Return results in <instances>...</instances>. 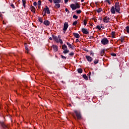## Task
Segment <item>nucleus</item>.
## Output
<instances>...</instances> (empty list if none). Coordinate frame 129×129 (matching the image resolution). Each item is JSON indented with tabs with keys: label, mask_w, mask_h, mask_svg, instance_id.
Wrapping results in <instances>:
<instances>
[{
	"label": "nucleus",
	"mask_w": 129,
	"mask_h": 129,
	"mask_svg": "<svg viewBox=\"0 0 129 129\" xmlns=\"http://www.w3.org/2000/svg\"><path fill=\"white\" fill-rule=\"evenodd\" d=\"M91 27H92V26H93L92 24L90 25Z\"/></svg>",
	"instance_id": "nucleus-64"
},
{
	"label": "nucleus",
	"mask_w": 129,
	"mask_h": 129,
	"mask_svg": "<svg viewBox=\"0 0 129 129\" xmlns=\"http://www.w3.org/2000/svg\"><path fill=\"white\" fill-rule=\"evenodd\" d=\"M0 17L2 18L3 17V15L2 14H0Z\"/></svg>",
	"instance_id": "nucleus-60"
},
{
	"label": "nucleus",
	"mask_w": 129,
	"mask_h": 129,
	"mask_svg": "<svg viewBox=\"0 0 129 129\" xmlns=\"http://www.w3.org/2000/svg\"><path fill=\"white\" fill-rule=\"evenodd\" d=\"M92 75H94V72H92Z\"/></svg>",
	"instance_id": "nucleus-61"
},
{
	"label": "nucleus",
	"mask_w": 129,
	"mask_h": 129,
	"mask_svg": "<svg viewBox=\"0 0 129 129\" xmlns=\"http://www.w3.org/2000/svg\"><path fill=\"white\" fill-rule=\"evenodd\" d=\"M78 73H82V72H83V71L81 69H78Z\"/></svg>",
	"instance_id": "nucleus-28"
},
{
	"label": "nucleus",
	"mask_w": 129,
	"mask_h": 129,
	"mask_svg": "<svg viewBox=\"0 0 129 129\" xmlns=\"http://www.w3.org/2000/svg\"><path fill=\"white\" fill-rule=\"evenodd\" d=\"M61 57L62 59H63L64 60H66V57L64 55H61Z\"/></svg>",
	"instance_id": "nucleus-43"
},
{
	"label": "nucleus",
	"mask_w": 129,
	"mask_h": 129,
	"mask_svg": "<svg viewBox=\"0 0 129 129\" xmlns=\"http://www.w3.org/2000/svg\"><path fill=\"white\" fill-rule=\"evenodd\" d=\"M78 42H79V39H77L76 40V42L78 43Z\"/></svg>",
	"instance_id": "nucleus-52"
},
{
	"label": "nucleus",
	"mask_w": 129,
	"mask_h": 129,
	"mask_svg": "<svg viewBox=\"0 0 129 129\" xmlns=\"http://www.w3.org/2000/svg\"><path fill=\"white\" fill-rule=\"evenodd\" d=\"M53 4H59L61 3V0H53Z\"/></svg>",
	"instance_id": "nucleus-20"
},
{
	"label": "nucleus",
	"mask_w": 129,
	"mask_h": 129,
	"mask_svg": "<svg viewBox=\"0 0 129 129\" xmlns=\"http://www.w3.org/2000/svg\"><path fill=\"white\" fill-rule=\"evenodd\" d=\"M25 48L26 51H27L26 53H27V54L29 53V51H30V50L29 49V47H28V45H27L26 43L25 44Z\"/></svg>",
	"instance_id": "nucleus-18"
},
{
	"label": "nucleus",
	"mask_w": 129,
	"mask_h": 129,
	"mask_svg": "<svg viewBox=\"0 0 129 129\" xmlns=\"http://www.w3.org/2000/svg\"><path fill=\"white\" fill-rule=\"evenodd\" d=\"M115 35V32L113 31L111 33V36H112V38H115V37L114 36Z\"/></svg>",
	"instance_id": "nucleus-27"
},
{
	"label": "nucleus",
	"mask_w": 129,
	"mask_h": 129,
	"mask_svg": "<svg viewBox=\"0 0 129 129\" xmlns=\"http://www.w3.org/2000/svg\"><path fill=\"white\" fill-rule=\"evenodd\" d=\"M126 30L127 33H128V34H129V26H127L126 27Z\"/></svg>",
	"instance_id": "nucleus-39"
},
{
	"label": "nucleus",
	"mask_w": 129,
	"mask_h": 129,
	"mask_svg": "<svg viewBox=\"0 0 129 129\" xmlns=\"http://www.w3.org/2000/svg\"><path fill=\"white\" fill-rule=\"evenodd\" d=\"M84 26H86V25H87V20H84Z\"/></svg>",
	"instance_id": "nucleus-33"
},
{
	"label": "nucleus",
	"mask_w": 129,
	"mask_h": 129,
	"mask_svg": "<svg viewBox=\"0 0 129 129\" xmlns=\"http://www.w3.org/2000/svg\"><path fill=\"white\" fill-rule=\"evenodd\" d=\"M52 48H53L54 52L58 51V46L57 45H52Z\"/></svg>",
	"instance_id": "nucleus-16"
},
{
	"label": "nucleus",
	"mask_w": 129,
	"mask_h": 129,
	"mask_svg": "<svg viewBox=\"0 0 129 129\" xmlns=\"http://www.w3.org/2000/svg\"><path fill=\"white\" fill-rule=\"evenodd\" d=\"M23 6L24 9H26V3L23 4Z\"/></svg>",
	"instance_id": "nucleus-51"
},
{
	"label": "nucleus",
	"mask_w": 129,
	"mask_h": 129,
	"mask_svg": "<svg viewBox=\"0 0 129 129\" xmlns=\"http://www.w3.org/2000/svg\"><path fill=\"white\" fill-rule=\"evenodd\" d=\"M74 112L76 114L77 119H78L79 120H80V119H82V115H81V112L77 110H74Z\"/></svg>",
	"instance_id": "nucleus-2"
},
{
	"label": "nucleus",
	"mask_w": 129,
	"mask_h": 129,
	"mask_svg": "<svg viewBox=\"0 0 129 129\" xmlns=\"http://www.w3.org/2000/svg\"><path fill=\"white\" fill-rule=\"evenodd\" d=\"M59 40L60 44H63V41H62V39H59Z\"/></svg>",
	"instance_id": "nucleus-45"
},
{
	"label": "nucleus",
	"mask_w": 129,
	"mask_h": 129,
	"mask_svg": "<svg viewBox=\"0 0 129 129\" xmlns=\"http://www.w3.org/2000/svg\"><path fill=\"white\" fill-rule=\"evenodd\" d=\"M104 53H105V50L104 49H102L101 50V56H103L104 55Z\"/></svg>",
	"instance_id": "nucleus-22"
},
{
	"label": "nucleus",
	"mask_w": 129,
	"mask_h": 129,
	"mask_svg": "<svg viewBox=\"0 0 129 129\" xmlns=\"http://www.w3.org/2000/svg\"><path fill=\"white\" fill-rule=\"evenodd\" d=\"M38 9H40V8H41V5H38Z\"/></svg>",
	"instance_id": "nucleus-59"
},
{
	"label": "nucleus",
	"mask_w": 129,
	"mask_h": 129,
	"mask_svg": "<svg viewBox=\"0 0 129 129\" xmlns=\"http://www.w3.org/2000/svg\"><path fill=\"white\" fill-rule=\"evenodd\" d=\"M83 77L85 79V80H88V77H87L85 74L83 75Z\"/></svg>",
	"instance_id": "nucleus-26"
},
{
	"label": "nucleus",
	"mask_w": 129,
	"mask_h": 129,
	"mask_svg": "<svg viewBox=\"0 0 129 129\" xmlns=\"http://www.w3.org/2000/svg\"><path fill=\"white\" fill-rule=\"evenodd\" d=\"M96 29H98V30H101V27H100V26L98 25L96 27Z\"/></svg>",
	"instance_id": "nucleus-35"
},
{
	"label": "nucleus",
	"mask_w": 129,
	"mask_h": 129,
	"mask_svg": "<svg viewBox=\"0 0 129 129\" xmlns=\"http://www.w3.org/2000/svg\"><path fill=\"white\" fill-rule=\"evenodd\" d=\"M67 45L69 46V48H70L71 49H74V46H73L71 44H70L69 42H67Z\"/></svg>",
	"instance_id": "nucleus-17"
},
{
	"label": "nucleus",
	"mask_w": 129,
	"mask_h": 129,
	"mask_svg": "<svg viewBox=\"0 0 129 129\" xmlns=\"http://www.w3.org/2000/svg\"><path fill=\"white\" fill-rule=\"evenodd\" d=\"M69 55H70V56H74V52H72L69 53Z\"/></svg>",
	"instance_id": "nucleus-42"
},
{
	"label": "nucleus",
	"mask_w": 129,
	"mask_h": 129,
	"mask_svg": "<svg viewBox=\"0 0 129 129\" xmlns=\"http://www.w3.org/2000/svg\"><path fill=\"white\" fill-rule=\"evenodd\" d=\"M65 11H66L67 13L68 12V14H69V13H70V12L69 11V10H68V9H67V8H66Z\"/></svg>",
	"instance_id": "nucleus-44"
},
{
	"label": "nucleus",
	"mask_w": 129,
	"mask_h": 129,
	"mask_svg": "<svg viewBox=\"0 0 129 129\" xmlns=\"http://www.w3.org/2000/svg\"><path fill=\"white\" fill-rule=\"evenodd\" d=\"M73 35L77 39H79L80 38V35L78 33H74Z\"/></svg>",
	"instance_id": "nucleus-15"
},
{
	"label": "nucleus",
	"mask_w": 129,
	"mask_h": 129,
	"mask_svg": "<svg viewBox=\"0 0 129 129\" xmlns=\"http://www.w3.org/2000/svg\"><path fill=\"white\" fill-rule=\"evenodd\" d=\"M97 13H101V12H102V8H99L97 10H96Z\"/></svg>",
	"instance_id": "nucleus-23"
},
{
	"label": "nucleus",
	"mask_w": 129,
	"mask_h": 129,
	"mask_svg": "<svg viewBox=\"0 0 129 129\" xmlns=\"http://www.w3.org/2000/svg\"><path fill=\"white\" fill-rule=\"evenodd\" d=\"M41 4H42V2H41V1H38L37 2L38 6H41Z\"/></svg>",
	"instance_id": "nucleus-40"
},
{
	"label": "nucleus",
	"mask_w": 129,
	"mask_h": 129,
	"mask_svg": "<svg viewBox=\"0 0 129 129\" xmlns=\"http://www.w3.org/2000/svg\"><path fill=\"white\" fill-rule=\"evenodd\" d=\"M73 19H76V20H77V19H78V16L75 15L73 16Z\"/></svg>",
	"instance_id": "nucleus-38"
},
{
	"label": "nucleus",
	"mask_w": 129,
	"mask_h": 129,
	"mask_svg": "<svg viewBox=\"0 0 129 129\" xmlns=\"http://www.w3.org/2000/svg\"><path fill=\"white\" fill-rule=\"evenodd\" d=\"M52 37L53 40L55 41V42H56L57 43L59 42V39H58V37H57L56 35H52Z\"/></svg>",
	"instance_id": "nucleus-8"
},
{
	"label": "nucleus",
	"mask_w": 129,
	"mask_h": 129,
	"mask_svg": "<svg viewBox=\"0 0 129 129\" xmlns=\"http://www.w3.org/2000/svg\"><path fill=\"white\" fill-rule=\"evenodd\" d=\"M22 3L23 4H27V2L26 0H22Z\"/></svg>",
	"instance_id": "nucleus-47"
},
{
	"label": "nucleus",
	"mask_w": 129,
	"mask_h": 129,
	"mask_svg": "<svg viewBox=\"0 0 129 129\" xmlns=\"http://www.w3.org/2000/svg\"><path fill=\"white\" fill-rule=\"evenodd\" d=\"M81 3H83V2H84V0H81Z\"/></svg>",
	"instance_id": "nucleus-62"
},
{
	"label": "nucleus",
	"mask_w": 129,
	"mask_h": 129,
	"mask_svg": "<svg viewBox=\"0 0 129 129\" xmlns=\"http://www.w3.org/2000/svg\"><path fill=\"white\" fill-rule=\"evenodd\" d=\"M69 1V0H64L65 4H67V2Z\"/></svg>",
	"instance_id": "nucleus-54"
},
{
	"label": "nucleus",
	"mask_w": 129,
	"mask_h": 129,
	"mask_svg": "<svg viewBox=\"0 0 129 129\" xmlns=\"http://www.w3.org/2000/svg\"><path fill=\"white\" fill-rule=\"evenodd\" d=\"M94 22H96V20L94 19Z\"/></svg>",
	"instance_id": "nucleus-63"
},
{
	"label": "nucleus",
	"mask_w": 129,
	"mask_h": 129,
	"mask_svg": "<svg viewBox=\"0 0 129 129\" xmlns=\"http://www.w3.org/2000/svg\"><path fill=\"white\" fill-rule=\"evenodd\" d=\"M115 10L116 11V13H118V14H121V12H120V6L119 5V2H117L115 3Z\"/></svg>",
	"instance_id": "nucleus-1"
},
{
	"label": "nucleus",
	"mask_w": 129,
	"mask_h": 129,
	"mask_svg": "<svg viewBox=\"0 0 129 129\" xmlns=\"http://www.w3.org/2000/svg\"><path fill=\"white\" fill-rule=\"evenodd\" d=\"M84 51H85V52H89V50H88V49H86V48L84 49Z\"/></svg>",
	"instance_id": "nucleus-50"
},
{
	"label": "nucleus",
	"mask_w": 129,
	"mask_h": 129,
	"mask_svg": "<svg viewBox=\"0 0 129 129\" xmlns=\"http://www.w3.org/2000/svg\"><path fill=\"white\" fill-rule=\"evenodd\" d=\"M30 9L31 12H32V13H34V14H35V13H36V9H35V7H34V6H30Z\"/></svg>",
	"instance_id": "nucleus-13"
},
{
	"label": "nucleus",
	"mask_w": 129,
	"mask_h": 129,
	"mask_svg": "<svg viewBox=\"0 0 129 129\" xmlns=\"http://www.w3.org/2000/svg\"><path fill=\"white\" fill-rule=\"evenodd\" d=\"M63 54H68L69 53V50L66 49L63 51Z\"/></svg>",
	"instance_id": "nucleus-25"
},
{
	"label": "nucleus",
	"mask_w": 129,
	"mask_h": 129,
	"mask_svg": "<svg viewBox=\"0 0 129 129\" xmlns=\"http://www.w3.org/2000/svg\"><path fill=\"white\" fill-rule=\"evenodd\" d=\"M106 3H108L109 5H111V3H110V0H105Z\"/></svg>",
	"instance_id": "nucleus-36"
},
{
	"label": "nucleus",
	"mask_w": 129,
	"mask_h": 129,
	"mask_svg": "<svg viewBox=\"0 0 129 129\" xmlns=\"http://www.w3.org/2000/svg\"><path fill=\"white\" fill-rule=\"evenodd\" d=\"M0 124L1 125L2 127H3V128H7V127H8V126L7 125H6V124L4 122L1 121Z\"/></svg>",
	"instance_id": "nucleus-11"
},
{
	"label": "nucleus",
	"mask_w": 129,
	"mask_h": 129,
	"mask_svg": "<svg viewBox=\"0 0 129 129\" xmlns=\"http://www.w3.org/2000/svg\"><path fill=\"white\" fill-rule=\"evenodd\" d=\"M48 1H49V2L52 4V3H53V0H48Z\"/></svg>",
	"instance_id": "nucleus-55"
},
{
	"label": "nucleus",
	"mask_w": 129,
	"mask_h": 129,
	"mask_svg": "<svg viewBox=\"0 0 129 129\" xmlns=\"http://www.w3.org/2000/svg\"><path fill=\"white\" fill-rule=\"evenodd\" d=\"M100 28H101L102 29H104V26H101Z\"/></svg>",
	"instance_id": "nucleus-57"
},
{
	"label": "nucleus",
	"mask_w": 129,
	"mask_h": 129,
	"mask_svg": "<svg viewBox=\"0 0 129 129\" xmlns=\"http://www.w3.org/2000/svg\"><path fill=\"white\" fill-rule=\"evenodd\" d=\"M110 20V18H109V17L106 16L103 19V22L104 23H106V24H108V23H109Z\"/></svg>",
	"instance_id": "nucleus-5"
},
{
	"label": "nucleus",
	"mask_w": 129,
	"mask_h": 129,
	"mask_svg": "<svg viewBox=\"0 0 129 129\" xmlns=\"http://www.w3.org/2000/svg\"><path fill=\"white\" fill-rule=\"evenodd\" d=\"M90 54L91 55H92V56H93V55H94V53H93V52H92V51H90Z\"/></svg>",
	"instance_id": "nucleus-49"
},
{
	"label": "nucleus",
	"mask_w": 129,
	"mask_h": 129,
	"mask_svg": "<svg viewBox=\"0 0 129 129\" xmlns=\"http://www.w3.org/2000/svg\"><path fill=\"white\" fill-rule=\"evenodd\" d=\"M70 8H71V9H72V10L73 11H74V10H75L77 9L76 6L75 4H71V5H70Z\"/></svg>",
	"instance_id": "nucleus-12"
},
{
	"label": "nucleus",
	"mask_w": 129,
	"mask_h": 129,
	"mask_svg": "<svg viewBox=\"0 0 129 129\" xmlns=\"http://www.w3.org/2000/svg\"><path fill=\"white\" fill-rule=\"evenodd\" d=\"M115 11H116L115 8H114V7L112 6L110 10V12L111 14H113V15H114V14H115Z\"/></svg>",
	"instance_id": "nucleus-14"
},
{
	"label": "nucleus",
	"mask_w": 129,
	"mask_h": 129,
	"mask_svg": "<svg viewBox=\"0 0 129 129\" xmlns=\"http://www.w3.org/2000/svg\"><path fill=\"white\" fill-rule=\"evenodd\" d=\"M120 41H121V43H123V41L124 40V38L123 37H120Z\"/></svg>",
	"instance_id": "nucleus-34"
},
{
	"label": "nucleus",
	"mask_w": 129,
	"mask_h": 129,
	"mask_svg": "<svg viewBox=\"0 0 129 129\" xmlns=\"http://www.w3.org/2000/svg\"><path fill=\"white\" fill-rule=\"evenodd\" d=\"M62 50H67L68 48H67V46L65 44H63L62 46Z\"/></svg>",
	"instance_id": "nucleus-21"
},
{
	"label": "nucleus",
	"mask_w": 129,
	"mask_h": 129,
	"mask_svg": "<svg viewBox=\"0 0 129 129\" xmlns=\"http://www.w3.org/2000/svg\"><path fill=\"white\" fill-rule=\"evenodd\" d=\"M99 20H100V21H102V17H99Z\"/></svg>",
	"instance_id": "nucleus-56"
},
{
	"label": "nucleus",
	"mask_w": 129,
	"mask_h": 129,
	"mask_svg": "<svg viewBox=\"0 0 129 129\" xmlns=\"http://www.w3.org/2000/svg\"><path fill=\"white\" fill-rule=\"evenodd\" d=\"M43 12H45V13H46L48 14H50V9L48 7V6H46L45 8H44Z\"/></svg>",
	"instance_id": "nucleus-6"
},
{
	"label": "nucleus",
	"mask_w": 129,
	"mask_h": 129,
	"mask_svg": "<svg viewBox=\"0 0 129 129\" xmlns=\"http://www.w3.org/2000/svg\"><path fill=\"white\" fill-rule=\"evenodd\" d=\"M82 32L83 34H85V35H88V34H89V32H88V30L86 28H82Z\"/></svg>",
	"instance_id": "nucleus-7"
},
{
	"label": "nucleus",
	"mask_w": 129,
	"mask_h": 129,
	"mask_svg": "<svg viewBox=\"0 0 129 129\" xmlns=\"http://www.w3.org/2000/svg\"><path fill=\"white\" fill-rule=\"evenodd\" d=\"M76 13H77V14H78V15H79V14H81L82 11H81V10H77V11H76Z\"/></svg>",
	"instance_id": "nucleus-30"
},
{
	"label": "nucleus",
	"mask_w": 129,
	"mask_h": 129,
	"mask_svg": "<svg viewBox=\"0 0 129 129\" xmlns=\"http://www.w3.org/2000/svg\"><path fill=\"white\" fill-rule=\"evenodd\" d=\"M38 21L39 22H40V23H43V20L42 19V18H41V17L38 18Z\"/></svg>",
	"instance_id": "nucleus-32"
},
{
	"label": "nucleus",
	"mask_w": 129,
	"mask_h": 129,
	"mask_svg": "<svg viewBox=\"0 0 129 129\" xmlns=\"http://www.w3.org/2000/svg\"><path fill=\"white\" fill-rule=\"evenodd\" d=\"M75 6H76V9H80V5H79L78 3H76Z\"/></svg>",
	"instance_id": "nucleus-24"
},
{
	"label": "nucleus",
	"mask_w": 129,
	"mask_h": 129,
	"mask_svg": "<svg viewBox=\"0 0 129 129\" xmlns=\"http://www.w3.org/2000/svg\"><path fill=\"white\" fill-rule=\"evenodd\" d=\"M101 42V44H102V45H107V44L109 43V41L107 38H104L102 39Z\"/></svg>",
	"instance_id": "nucleus-3"
},
{
	"label": "nucleus",
	"mask_w": 129,
	"mask_h": 129,
	"mask_svg": "<svg viewBox=\"0 0 129 129\" xmlns=\"http://www.w3.org/2000/svg\"><path fill=\"white\" fill-rule=\"evenodd\" d=\"M33 6H34V7H36V6H37V2H34Z\"/></svg>",
	"instance_id": "nucleus-48"
},
{
	"label": "nucleus",
	"mask_w": 129,
	"mask_h": 129,
	"mask_svg": "<svg viewBox=\"0 0 129 129\" xmlns=\"http://www.w3.org/2000/svg\"><path fill=\"white\" fill-rule=\"evenodd\" d=\"M49 39L50 41H52L53 40V37H49Z\"/></svg>",
	"instance_id": "nucleus-53"
},
{
	"label": "nucleus",
	"mask_w": 129,
	"mask_h": 129,
	"mask_svg": "<svg viewBox=\"0 0 129 129\" xmlns=\"http://www.w3.org/2000/svg\"><path fill=\"white\" fill-rule=\"evenodd\" d=\"M43 24L44 25L48 27V26H50V21H49L48 20H45L43 22Z\"/></svg>",
	"instance_id": "nucleus-10"
},
{
	"label": "nucleus",
	"mask_w": 129,
	"mask_h": 129,
	"mask_svg": "<svg viewBox=\"0 0 129 129\" xmlns=\"http://www.w3.org/2000/svg\"><path fill=\"white\" fill-rule=\"evenodd\" d=\"M98 62H99V60L98 59H95L94 61V64H98Z\"/></svg>",
	"instance_id": "nucleus-29"
},
{
	"label": "nucleus",
	"mask_w": 129,
	"mask_h": 129,
	"mask_svg": "<svg viewBox=\"0 0 129 129\" xmlns=\"http://www.w3.org/2000/svg\"><path fill=\"white\" fill-rule=\"evenodd\" d=\"M77 24H78V22L77 21H76L73 23V26H76Z\"/></svg>",
	"instance_id": "nucleus-31"
},
{
	"label": "nucleus",
	"mask_w": 129,
	"mask_h": 129,
	"mask_svg": "<svg viewBox=\"0 0 129 129\" xmlns=\"http://www.w3.org/2000/svg\"><path fill=\"white\" fill-rule=\"evenodd\" d=\"M57 38H58V39H60V38H61V36L58 35Z\"/></svg>",
	"instance_id": "nucleus-58"
},
{
	"label": "nucleus",
	"mask_w": 129,
	"mask_h": 129,
	"mask_svg": "<svg viewBox=\"0 0 129 129\" xmlns=\"http://www.w3.org/2000/svg\"><path fill=\"white\" fill-rule=\"evenodd\" d=\"M68 27H69V25H68V23L66 22L63 25V33L65 34L66 33V31H67V29H68Z\"/></svg>",
	"instance_id": "nucleus-4"
},
{
	"label": "nucleus",
	"mask_w": 129,
	"mask_h": 129,
	"mask_svg": "<svg viewBox=\"0 0 129 129\" xmlns=\"http://www.w3.org/2000/svg\"><path fill=\"white\" fill-rule=\"evenodd\" d=\"M90 75H91V72H89L88 74V76H89V78H90Z\"/></svg>",
	"instance_id": "nucleus-46"
},
{
	"label": "nucleus",
	"mask_w": 129,
	"mask_h": 129,
	"mask_svg": "<svg viewBox=\"0 0 129 129\" xmlns=\"http://www.w3.org/2000/svg\"><path fill=\"white\" fill-rule=\"evenodd\" d=\"M110 55L111 56H113V57H115V56H116V54L114 53H112L110 54Z\"/></svg>",
	"instance_id": "nucleus-41"
},
{
	"label": "nucleus",
	"mask_w": 129,
	"mask_h": 129,
	"mask_svg": "<svg viewBox=\"0 0 129 129\" xmlns=\"http://www.w3.org/2000/svg\"><path fill=\"white\" fill-rule=\"evenodd\" d=\"M86 58L88 62H92V60H93V58L89 55H86Z\"/></svg>",
	"instance_id": "nucleus-9"
},
{
	"label": "nucleus",
	"mask_w": 129,
	"mask_h": 129,
	"mask_svg": "<svg viewBox=\"0 0 129 129\" xmlns=\"http://www.w3.org/2000/svg\"><path fill=\"white\" fill-rule=\"evenodd\" d=\"M10 7H12L13 9H16V7H15V5L13 4L10 5Z\"/></svg>",
	"instance_id": "nucleus-37"
},
{
	"label": "nucleus",
	"mask_w": 129,
	"mask_h": 129,
	"mask_svg": "<svg viewBox=\"0 0 129 129\" xmlns=\"http://www.w3.org/2000/svg\"><path fill=\"white\" fill-rule=\"evenodd\" d=\"M54 7L56 9H59L61 6L60 5V4L57 3L55 4Z\"/></svg>",
	"instance_id": "nucleus-19"
}]
</instances>
